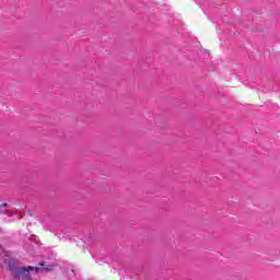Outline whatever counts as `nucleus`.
Segmentation results:
<instances>
[{
    "instance_id": "nucleus-1",
    "label": "nucleus",
    "mask_w": 280,
    "mask_h": 280,
    "mask_svg": "<svg viewBox=\"0 0 280 280\" xmlns=\"http://www.w3.org/2000/svg\"><path fill=\"white\" fill-rule=\"evenodd\" d=\"M36 272V275H38L40 272V268L38 267H20V269H18V271L15 272V277H13V279H18V280H32V275L30 272L34 271Z\"/></svg>"
},
{
    "instance_id": "nucleus-2",
    "label": "nucleus",
    "mask_w": 280,
    "mask_h": 280,
    "mask_svg": "<svg viewBox=\"0 0 280 280\" xmlns=\"http://www.w3.org/2000/svg\"><path fill=\"white\" fill-rule=\"evenodd\" d=\"M4 264L8 266V269L11 271L13 278L15 277L16 272L21 270V267H19V261L15 258L5 259Z\"/></svg>"
},
{
    "instance_id": "nucleus-3",
    "label": "nucleus",
    "mask_w": 280,
    "mask_h": 280,
    "mask_svg": "<svg viewBox=\"0 0 280 280\" xmlns=\"http://www.w3.org/2000/svg\"><path fill=\"white\" fill-rule=\"evenodd\" d=\"M39 265L44 268V270H51V269L45 267V262H40Z\"/></svg>"
},
{
    "instance_id": "nucleus-4",
    "label": "nucleus",
    "mask_w": 280,
    "mask_h": 280,
    "mask_svg": "<svg viewBox=\"0 0 280 280\" xmlns=\"http://www.w3.org/2000/svg\"><path fill=\"white\" fill-rule=\"evenodd\" d=\"M0 208H1V209H3V208H4V209H8V203H2V205H0Z\"/></svg>"
},
{
    "instance_id": "nucleus-5",
    "label": "nucleus",
    "mask_w": 280,
    "mask_h": 280,
    "mask_svg": "<svg viewBox=\"0 0 280 280\" xmlns=\"http://www.w3.org/2000/svg\"><path fill=\"white\" fill-rule=\"evenodd\" d=\"M0 250H1V245H0Z\"/></svg>"
}]
</instances>
